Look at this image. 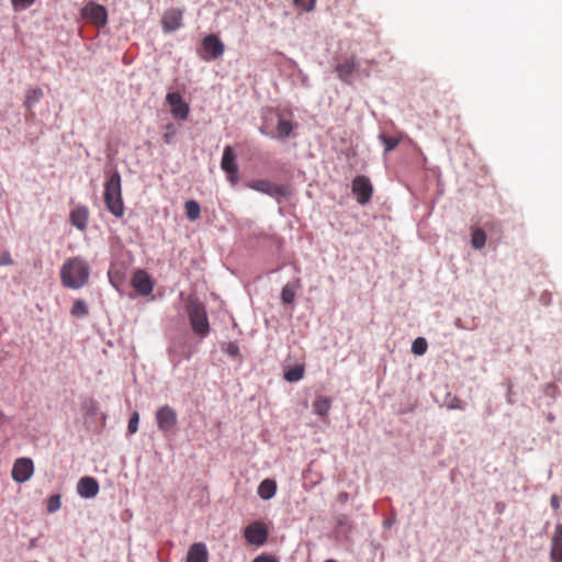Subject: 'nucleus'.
Masks as SVG:
<instances>
[{"label":"nucleus","mask_w":562,"mask_h":562,"mask_svg":"<svg viewBox=\"0 0 562 562\" xmlns=\"http://www.w3.org/2000/svg\"><path fill=\"white\" fill-rule=\"evenodd\" d=\"M330 408V400L325 396H318L313 403V411L319 416H326Z\"/></svg>","instance_id":"5701e85b"},{"label":"nucleus","mask_w":562,"mask_h":562,"mask_svg":"<svg viewBox=\"0 0 562 562\" xmlns=\"http://www.w3.org/2000/svg\"><path fill=\"white\" fill-rule=\"evenodd\" d=\"M89 313L88 305L83 300H76L71 307V314L78 318L86 317Z\"/></svg>","instance_id":"bb28decb"},{"label":"nucleus","mask_w":562,"mask_h":562,"mask_svg":"<svg viewBox=\"0 0 562 562\" xmlns=\"http://www.w3.org/2000/svg\"><path fill=\"white\" fill-rule=\"evenodd\" d=\"M351 191L361 205H366L372 198L373 188L368 177L357 176L352 180Z\"/></svg>","instance_id":"423d86ee"},{"label":"nucleus","mask_w":562,"mask_h":562,"mask_svg":"<svg viewBox=\"0 0 562 562\" xmlns=\"http://www.w3.org/2000/svg\"><path fill=\"white\" fill-rule=\"evenodd\" d=\"M77 493L82 498H93L99 493V483L94 477L85 476L77 484Z\"/></svg>","instance_id":"ddd939ff"},{"label":"nucleus","mask_w":562,"mask_h":562,"mask_svg":"<svg viewBox=\"0 0 562 562\" xmlns=\"http://www.w3.org/2000/svg\"><path fill=\"white\" fill-rule=\"evenodd\" d=\"M81 15L87 21L93 23L99 27H103L108 23V11L106 9L93 1L88 2L81 9Z\"/></svg>","instance_id":"39448f33"},{"label":"nucleus","mask_w":562,"mask_h":562,"mask_svg":"<svg viewBox=\"0 0 562 562\" xmlns=\"http://www.w3.org/2000/svg\"><path fill=\"white\" fill-rule=\"evenodd\" d=\"M550 504L553 509L560 508V497L558 495H552L550 498Z\"/></svg>","instance_id":"79ce46f5"},{"label":"nucleus","mask_w":562,"mask_h":562,"mask_svg":"<svg viewBox=\"0 0 562 562\" xmlns=\"http://www.w3.org/2000/svg\"><path fill=\"white\" fill-rule=\"evenodd\" d=\"M277 492V484L273 480H263L258 486V495L262 499H270Z\"/></svg>","instance_id":"aec40b11"},{"label":"nucleus","mask_w":562,"mask_h":562,"mask_svg":"<svg viewBox=\"0 0 562 562\" xmlns=\"http://www.w3.org/2000/svg\"><path fill=\"white\" fill-rule=\"evenodd\" d=\"M325 562H336V561H334V560H327V561H325Z\"/></svg>","instance_id":"49530a36"},{"label":"nucleus","mask_w":562,"mask_h":562,"mask_svg":"<svg viewBox=\"0 0 562 562\" xmlns=\"http://www.w3.org/2000/svg\"><path fill=\"white\" fill-rule=\"evenodd\" d=\"M486 243V234L483 229L477 228L472 233L471 244L475 249H481Z\"/></svg>","instance_id":"cd10ccee"},{"label":"nucleus","mask_w":562,"mask_h":562,"mask_svg":"<svg viewBox=\"0 0 562 562\" xmlns=\"http://www.w3.org/2000/svg\"><path fill=\"white\" fill-rule=\"evenodd\" d=\"M427 350V341L423 337H418L413 341L412 351L417 356H422Z\"/></svg>","instance_id":"c85d7f7f"},{"label":"nucleus","mask_w":562,"mask_h":562,"mask_svg":"<svg viewBox=\"0 0 562 562\" xmlns=\"http://www.w3.org/2000/svg\"><path fill=\"white\" fill-rule=\"evenodd\" d=\"M167 103L171 106V114L179 120H186L189 115L190 108L178 92H169L166 95Z\"/></svg>","instance_id":"9d476101"},{"label":"nucleus","mask_w":562,"mask_h":562,"mask_svg":"<svg viewBox=\"0 0 562 562\" xmlns=\"http://www.w3.org/2000/svg\"><path fill=\"white\" fill-rule=\"evenodd\" d=\"M295 297V288L286 284L283 286V303H292Z\"/></svg>","instance_id":"f704fd0d"},{"label":"nucleus","mask_w":562,"mask_h":562,"mask_svg":"<svg viewBox=\"0 0 562 562\" xmlns=\"http://www.w3.org/2000/svg\"><path fill=\"white\" fill-rule=\"evenodd\" d=\"M356 68V60L353 57L346 59L344 63L337 65L336 71L341 80L348 81L349 77Z\"/></svg>","instance_id":"a211bd4d"},{"label":"nucleus","mask_w":562,"mask_h":562,"mask_svg":"<svg viewBox=\"0 0 562 562\" xmlns=\"http://www.w3.org/2000/svg\"><path fill=\"white\" fill-rule=\"evenodd\" d=\"M13 259L9 251H3L0 254V266H12Z\"/></svg>","instance_id":"4c0bfd02"},{"label":"nucleus","mask_w":562,"mask_h":562,"mask_svg":"<svg viewBox=\"0 0 562 562\" xmlns=\"http://www.w3.org/2000/svg\"><path fill=\"white\" fill-rule=\"evenodd\" d=\"M221 168L226 173H234L235 170L238 169V166L235 161V154L231 146H226L223 151Z\"/></svg>","instance_id":"f3484780"},{"label":"nucleus","mask_w":562,"mask_h":562,"mask_svg":"<svg viewBox=\"0 0 562 562\" xmlns=\"http://www.w3.org/2000/svg\"><path fill=\"white\" fill-rule=\"evenodd\" d=\"M183 12L180 9H169L162 15V29L165 32H173L182 24Z\"/></svg>","instance_id":"f8f14e48"},{"label":"nucleus","mask_w":562,"mask_h":562,"mask_svg":"<svg viewBox=\"0 0 562 562\" xmlns=\"http://www.w3.org/2000/svg\"><path fill=\"white\" fill-rule=\"evenodd\" d=\"M246 541L252 546L261 547L268 538V528L261 521H254L244 529Z\"/></svg>","instance_id":"0eeeda50"},{"label":"nucleus","mask_w":562,"mask_h":562,"mask_svg":"<svg viewBox=\"0 0 562 562\" xmlns=\"http://www.w3.org/2000/svg\"><path fill=\"white\" fill-rule=\"evenodd\" d=\"M248 187L256 191L267 193L277 199H279V196L281 195V188L277 184H273V183L267 181V180L252 181L248 184Z\"/></svg>","instance_id":"2eb2a0df"},{"label":"nucleus","mask_w":562,"mask_h":562,"mask_svg":"<svg viewBox=\"0 0 562 562\" xmlns=\"http://www.w3.org/2000/svg\"><path fill=\"white\" fill-rule=\"evenodd\" d=\"M36 0H11V4L14 11H23L29 9L35 3Z\"/></svg>","instance_id":"473e14b6"},{"label":"nucleus","mask_w":562,"mask_h":562,"mask_svg":"<svg viewBox=\"0 0 562 562\" xmlns=\"http://www.w3.org/2000/svg\"><path fill=\"white\" fill-rule=\"evenodd\" d=\"M202 48L206 55H202L204 60L216 59L224 53V44L214 34L207 35L203 38Z\"/></svg>","instance_id":"1a4fd4ad"},{"label":"nucleus","mask_w":562,"mask_h":562,"mask_svg":"<svg viewBox=\"0 0 562 562\" xmlns=\"http://www.w3.org/2000/svg\"><path fill=\"white\" fill-rule=\"evenodd\" d=\"M178 423V416L176 411L169 406L164 405L156 412V424L159 431L162 434H169L173 430Z\"/></svg>","instance_id":"20e7f679"},{"label":"nucleus","mask_w":562,"mask_h":562,"mask_svg":"<svg viewBox=\"0 0 562 562\" xmlns=\"http://www.w3.org/2000/svg\"><path fill=\"white\" fill-rule=\"evenodd\" d=\"M316 0H293L295 7L310 12L314 9Z\"/></svg>","instance_id":"c9c22d12"},{"label":"nucleus","mask_w":562,"mask_h":562,"mask_svg":"<svg viewBox=\"0 0 562 562\" xmlns=\"http://www.w3.org/2000/svg\"><path fill=\"white\" fill-rule=\"evenodd\" d=\"M340 497H341L342 499H347V497H348V496H347V494H340Z\"/></svg>","instance_id":"a18cd8bd"},{"label":"nucleus","mask_w":562,"mask_h":562,"mask_svg":"<svg viewBox=\"0 0 562 562\" xmlns=\"http://www.w3.org/2000/svg\"><path fill=\"white\" fill-rule=\"evenodd\" d=\"M207 549L202 542L192 544L187 554V562H207Z\"/></svg>","instance_id":"dca6fc26"},{"label":"nucleus","mask_w":562,"mask_h":562,"mask_svg":"<svg viewBox=\"0 0 562 562\" xmlns=\"http://www.w3.org/2000/svg\"><path fill=\"white\" fill-rule=\"evenodd\" d=\"M222 350L231 358L237 359L240 357L239 346L237 342H228L222 347Z\"/></svg>","instance_id":"c756f323"},{"label":"nucleus","mask_w":562,"mask_h":562,"mask_svg":"<svg viewBox=\"0 0 562 562\" xmlns=\"http://www.w3.org/2000/svg\"><path fill=\"white\" fill-rule=\"evenodd\" d=\"M43 98V90L41 88H32L26 90L24 105L31 110Z\"/></svg>","instance_id":"412c9836"},{"label":"nucleus","mask_w":562,"mask_h":562,"mask_svg":"<svg viewBox=\"0 0 562 562\" xmlns=\"http://www.w3.org/2000/svg\"><path fill=\"white\" fill-rule=\"evenodd\" d=\"M103 198L108 211L116 218L123 217L125 207L122 198V178L117 170L108 177Z\"/></svg>","instance_id":"f03ea898"},{"label":"nucleus","mask_w":562,"mask_h":562,"mask_svg":"<svg viewBox=\"0 0 562 562\" xmlns=\"http://www.w3.org/2000/svg\"><path fill=\"white\" fill-rule=\"evenodd\" d=\"M61 506L60 495L54 494L47 501V512L53 514L57 512Z\"/></svg>","instance_id":"7c9ffc66"},{"label":"nucleus","mask_w":562,"mask_h":562,"mask_svg":"<svg viewBox=\"0 0 562 562\" xmlns=\"http://www.w3.org/2000/svg\"><path fill=\"white\" fill-rule=\"evenodd\" d=\"M175 136H176V130H175L173 125L172 124H168L166 126V132H165V134L162 136L164 142L166 144H171L173 138H175Z\"/></svg>","instance_id":"e433bc0d"},{"label":"nucleus","mask_w":562,"mask_h":562,"mask_svg":"<svg viewBox=\"0 0 562 562\" xmlns=\"http://www.w3.org/2000/svg\"><path fill=\"white\" fill-rule=\"evenodd\" d=\"M34 473V463L30 458H19L12 467V479L18 483H24L31 479Z\"/></svg>","instance_id":"6e6552de"},{"label":"nucleus","mask_w":562,"mask_h":562,"mask_svg":"<svg viewBox=\"0 0 562 562\" xmlns=\"http://www.w3.org/2000/svg\"><path fill=\"white\" fill-rule=\"evenodd\" d=\"M227 180L231 182V184L235 186L239 180L238 169L235 170L234 173H227Z\"/></svg>","instance_id":"ea45409f"},{"label":"nucleus","mask_w":562,"mask_h":562,"mask_svg":"<svg viewBox=\"0 0 562 562\" xmlns=\"http://www.w3.org/2000/svg\"><path fill=\"white\" fill-rule=\"evenodd\" d=\"M186 215L190 221H196L200 217L201 207L195 200H189L184 203Z\"/></svg>","instance_id":"b1692460"},{"label":"nucleus","mask_w":562,"mask_h":562,"mask_svg":"<svg viewBox=\"0 0 562 562\" xmlns=\"http://www.w3.org/2000/svg\"><path fill=\"white\" fill-rule=\"evenodd\" d=\"M184 347L183 341L172 342L168 349L171 360L175 363V367L178 366L182 360V349Z\"/></svg>","instance_id":"393cba45"},{"label":"nucleus","mask_w":562,"mask_h":562,"mask_svg":"<svg viewBox=\"0 0 562 562\" xmlns=\"http://www.w3.org/2000/svg\"><path fill=\"white\" fill-rule=\"evenodd\" d=\"M551 543H562V525L561 524H558L555 526Z\"/></svg>","instance_id":"58836bf2"},{"label":"nucleus","mask_w":562,"mask_h":562,"mask_svg":"<svg viewBox=\"0 0 562 562\" xmlns=\"http://www.w3.org/2000/svg\"><path fill=\"white\" fill-rule=\"evenodd\" d=\"M3 418H4V415H3L2 411L0 409V423L2 422Z\"/></svg>","instance_id":"c03bdc74"},{"label":"nucleus","mask_w":562,"mask_h":562,"mask_svg":"<svg viewBox=\"0 0 562 562\" xmlns=\"http://www.w3.org/2000/svg\"><path fill=\"white\" fill-rule=\"evenodd\" d=\"M292 132V124L285 120H283V137L290 135Z\"/></svg>","instance_id":"a19ab883"},{"label":"nucleus","mask_w":562,"mask_h":562,"mask_svg":"<svg viewBox=\"0 0 562 562\" xmlns=\"http://www.w3.org/2000/svg\"><path fill=\"white\" fill-rule=\"evenodd\" d=\"M69 220L72 226H75L80 232L86 231L88 226L89 220V210L85 205H78L71 210L69 214Z\"/></svg>","instance_id":"4468645a"},{"label":"nucleus","mask_w":562,"mask_h":562,"mask_svg":"<svg viewBox=\"0 0 562 562\" xmlns=\"http://www.w3.org/2000/svg\"><path fill=\"white\" fill-rule=\"evenodd\" d=\"M379 138L385 146V153H389L397 147L403 136H387L385 134H381Z\"/></svg>","instance_id":"a878e982"},{"label":"nucleus","mask_w":562,"mask_h":562,"mask_svg":"<svg viewBox=\"0 0 562 562\" xmlns=\"http://www.w3.org/2000/svg\"><path fill=\"white\" fill-rule=\"evenodd\" d=\"M90 267L79 257L67 259L60 269V280L64 286L72 290L83 288L89 280Z\"/></svg>","instance_id":"f257e3e1"},{"label":"nucleus","mask_w":562,"mask_h":562,"mask_svg":"<svg viewBox=\"0 0 562 562\" xmlns=\"http://www.w3.org/2000/svg\"><path fill=\"white\" fill-rule=\"evenodd\" d=\"M304 372V364H295L283 373V379L289 382H297L303 379Z\"/></svg>","instance_id":"4be33fe9"},{"label":"nucleus","mask_w":562,"mask_h":562,"mask_svg":"<svg viewBox=\"0 0 562 562\" xmlns=\"http://www.w3.org/2000/svg\"><path fill=\"white\" fill-rule=\"evenodd\" d=\"M186 312L193 333L200 338H205L210 334V323L204 304L190 299L186 304Z\"/></svg>","instance_id":"7ed1b4c3"},{"label":"nucleus","mask_w":562,"mask_h":562,"mask_svg":"<svg viewBox=\"0 0 562 562\" xmlns=\"http://www.w3.org/2000/svg\"><path fill=\"white\" fill-rule=\"evenodd\" d=\"M132 285L138 294L146 296L153 292V282L148 273L144 270H137L132 278Z\"/></svg>","instance_id":"9b49d317"},{"label":"nucleus","mask_w":562,"mask_h":562,"mask_svg":"<svg viewBox=\"0 0 562 562\" xmlns=\"http://www.w3.org/2000/svg\"><path fill=\"white\" fill-rule=\"evenodd\" d=\"M252 562H277V561L262 555V557L256 558Z\"/></svg>","instance_id":"37998d69"},{"label":"nucleus","mask_w":562,"mask_h":562,"mask_svg":"<svg viewBox=\"0 0 562 562\" xmlns=\"http://www.w3.org/2000/svg\"><path fill=\"white\" fill-rule=\"evenodd\" d=\"M551 562H562V543H551Z\"/></svg>","instance_id":"2f4dec72"},{"label":"nucleus","mask_w":562,"mask_h":562,"mask_svg":"<svg viewBox=\"0 0 562 562\" xmlns=\"http://www.w3.org/2000/svg\"><path fill=\"white\" fill-rule=\"evenodd\" d=\"M138 423H139V414L137 412H134L128 420L127 425V432L130 435H133L138 429Z\"/></svg>","instance_id":"72a5a7b5"},{"label":"nucleus","mask_w":562,"mask_h":562,"mask_svg":"<svg viewBox=\"0 0 562 562\" xmlns=\"http://www.w3.org/2000/svg\"><path fill=\"white\" fill-rule=\"evenodd\" d=\"M271 115L276 117V132L269 130L268 126V115H263V125L260 127V132L265 135H269L271 137H279L281 135V113L279 112H270Z\"/></svg>","instance_id":"6ab92c4d"}]
</instances>
